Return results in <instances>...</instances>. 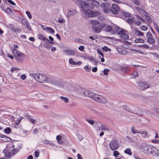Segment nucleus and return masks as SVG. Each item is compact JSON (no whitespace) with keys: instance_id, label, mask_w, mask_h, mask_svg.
<instances>
[{"instance_id":"obj_31","label":"nucleus","mask_w":159,"mask_h":159,"mask_svg":"<svg viewBox=\"0 0 159 159\" xmlns=\"http://www.w3.org/2000/svg\"><path fill=\"white\" fill-rule=\"evenodd\" d=\"M145 17L147 22L149 24L151 23L152 22V20L151 17L148 16L147 14L146 16H145Z\"/></svg>"},{"instance_id":"obj_45","label":"nucleus","mask_w":159,"mask_h":159,"mask_svg":"<svg viewBox=\"0 0 159 159\" xmlns=\"http://www.w3.org/2000/svg\"><path fill=\"white\" fill-rule=\"evenodd\" d=\"M134 24L137 26L140 25L141 24V22L140 21L136 20H134Z\"/></svg>"},{"instance_id":"obj_11","label":"nucleus","mask_w":159,"mask_h":159,"mask_svg":"<svg viewBox=\"0 0 159 159\" xmlns=\"http://www.w3.org/2000/svg\"><path fill=\"white\" fill-rule=\"evenodd\" d=\"M139 86L141 90H144L149 87L150 86L147 83L143 82H140L139 83Z\"/></svg>"},{"instance_id":"obj_23","label":"nucleus","mask_w":159,"mask_h":159,"mask_svg":"<svg viewBox=\"0 0 159 159\" xmlns=\"http://www.w3.org/2000/svg\"><path fill=\"white\" fill-rule=\"evenodd\" d=\"M0 138H2V140L5 142H8L11 140L10 138L3 135H1Z\"/></svg>"},{"instance_id":"obj_50","label":"nucleus","mask_w":159,"mask_h":159,"mask_svg":"<svg viewBox=\"0 0 159 159\" xmlns=\"http://www.w3.org/2000/svg\"><path fill=\"white\" fill-rule=\"evenodd\" d=\"M86 120L90 124L92 125H93L94 123V121L93 120H89V119H86Z\"/></svg>"},{"instance_id":"obj_21","label":"nucleus","mask_w":159,"mask_h":159,"mask_svg":"<svg viewBox=\"0 0 159 159\" xmlns=\"http://www.w3.org/2000/svg\"><path fill=\"white\" fill-rule=\"evenodd\" d=\"M91 4L90 6V9H93L94 7H97L98 6L99 3L97 1L93 0L92 1Z\"/></svg>"},{"instance_id":"obj_40","label":"nucleus","mask_w":159,"mask_h":159,"mask_svg":"<svg viewBox=\"0 0 159 159\" xmlns=\"http://www.w3.org/2000/svg\"><path fill=\"white\" fill-rule=\"evenodd\" d=\"M21 23L22 24L25 25H26L28 23V22L26 19H23L21 20Z\"/></svg>"},{"instance_id":"obj_53","label":"nucleus","mask_w":159,"mask_h":159,"mask_svg":"<svg viewBox=\"0 0 159 159\" xmlns=\"http://www.w3.org/2000/svg\"><path fill=\"white\" fill-rule=\"evenodd\" d=\"M84 69L87 72H89L91 71V69L89 68L88 66H86L84 67Z\"/></svg>"},{"instance_id":"obj_61","label":"nucleus","mask_w":159,"mask_h":159,"mask_svg":"<svg viewBox=\"0 0 159 159\" xmlns=\"http://www.w3.org/2000/svg\"><path fill=\"white\" fill-rule=\"evenodd\" d=\"M154 26L156 31L159 34V29L158 28L157 25L155 23H154Z\"/></svg>"},{"instance_id":"obj_33","label":"nucleus","mask_w":159,"mask_h":159,"mask_svg":"<svg viewBox=\"0 0 159 159\" xmlns=\"http://www.w3.org/2000/svg\"><path fill=\"white\" fill-rule=\"evenodd\" d=\"M134 20L133 19L128 18L127 20V22L130 25H132L134 23Z\"/></svg>"},{"instance_id":"obj_15","label":"nucleus","mask_w":159,"mask_h":159,"mask_svg":"<svg viewBox=\"0 0 159 159\" xmlns=\"http://www.w3.org/2000/svg\"><path fill=\"white\" fill-rule=\"evenodd\" d=\"M131 131L134 134H136L137 133L142 134H144V136L146 137L147 136L148 132L147 131H139L135 130L134 127H133L132 128Z\"/></svg>"},{"instance_id":"obj_14","label":"nucleus","mask_w":159,"mask_h":159,"mask_svg":"<svg viewBox=\"0 0 159 159\" xmlns=\"http://www.w3.org/2000/svg\"><path fill=\"white\" fill-rule=\"evenodd\" d=\"M44 43V46L45 48L47 49H50L52 46L51 44H54V42L50 41L48 39L45 40Z\"/></svg>"},{"instance_id":"obj_16","label":"nucleus","mask_w":159,"mask_h":159,"mask_svg":"<svg viewBox=\"0 0 159 159\" xmlns=\"http://www.w3.org/2000/svg\"><path fill=\"white\" fill-rule=\"evenodd\" d=\"M83 94L85 96L93 99L95 93L89 90H85Z\"/></svg>"},{"instance_id":"obj_46","label":"nucleus","mask_w":159,"mask_h":159,"mask_svg":"<svg viewBox=\"0 0 159 159\" xmlns=\"http://www.w3.org/2000/svg\"><path fill=\"white\" fill-rule=\"evenodd\" d=\"M126 31L123 30L122 29L118 33V34H124L125 33H126Z\"/></svg>"},{"instance_id":"obj_60","label":"nucleus","mask_w":159,"mask_h":159,"mask_svg":"<svg viewBox=\"0 0 159 159\" xmlns=\"http://www.w3.org/2000/svg\"><path fill=\"white\" fill-rule=\"evenodd\" d=\"M89 39L92 40H95L98 38V37L96 35H93V36H90L89 37Z\"/></svg>"},{"instance_id":"obj_17","label":"nucleus","mask_w":159,"mask_h":159,"mask_svg":"<svg viewBox=\"0 0 159 159\" xmlns=\"http://www.w3.org/2000/svg\"><path fill=\"white\" fill-rule=\"evenodd\" d=\"M135 9L139 13L142 17H144L147 15V12L143 9L138 7H135Z\"/></svg>"},{"instance_id":"obj_29","label":"nucleus","mask_w":159,"mask_h":159,"mask_svg":"<svg viewBox=\"0 0 159 159\" xmlns=\"http://www.w3.org/2000/svg\"><path fill=\"white\" fill-rule=\"evenodd\" d=\"M129 35L126 34V33H125L124 34H122L120 35V37L124 39H128L129 38Z\"/></svg>"},{"instance_id":"obj_9","label":"nucleus","mask_w":159,"mask_h":159,"mask_svg":"<svg viewBox=\"0 0 159 159\" xmlns=\"http://www.w3.org/2000/svg\"><path fill=\"white\" fill-rule=\"evenodd\" d=\"M103 12L105 14H107L110 11V5L107 2L103 3L101 5Z\"/></svg>"},{"instance_id":"obj_51","label":"nucleus","mask_w":159,"mask_h":159,"mask_svg":"<svg viewBox=\"0 0 159 159\" xmlns=\"http://www.w3.org/2000/svg\"><path fill=\"white\" fill-rule=\"evenodd\" d=\"M110 71V70L105 69L103 70V74L105 75H107L108 74V72Z\"/></svg>"},{"instance_id":"obj_1","label":"nucleus","mask_w":159,"mask_h":159,"mask_svg":"<svg viewBox=\"0 0 159 159\" xmlns=\"http://www.w3.org/2000/svg\"><path fill=\"white\" fill-rule=\"evenodd\" d=\"M77 3L79 7H80L83 12L85 15H87L89 13L90 8L88 2L81 0H78Z\"/></svg>"},{"instance_id":"obj_57","label":"nucleus","mask_w":159,"mask_h":159,"mask_svg":"<svg viewBox=\"0 0 159 159\" xmlns=\"http://www.w3.org/2000/svg\"><path fill=\"white\" fill-rule=\"evenodd\" d=\"M133 2L137 6H139L140 5L139 1L137 0H133Z\"/></svg>"},{"instance_id":"obj_35","label":"nucleus","mask_w":159,"mask_h":159,"mask_svg":"<svg viewBox=\"0 0 159 159\" xmlns=\"http://www.w3.org/2000/svg\"><path fill=\"white\" fill-rule=\"evenodd\" d=\"M7 27L8 29L11 30L12 31H13L14 30H15V28L12 24H9L7 25Z\"/></svg>"},{"instance_id":"obj_37","label":"nucleus","mask_w":159,"mask_h":159,"mask_svg":"<svg viewBox=\"0 0 159 159\" xmlns=\"http://www.w3.org/2000/svg\"><path fill=\"white\" fill-rule=\"evenodd\" d=\"M124 109L128 111L131 112L132 109H130L127 105H125L123 106Z\"/></svg>"},{"instance_id":"obj_6","label":"nucleus","mask_w":159,"mask_h":159,"mask_svg":"<svg viewBox=\"0 0 159 159\" xmlns=\"http://www.w3.org/2000/svg\"><path fill=\"white\" fill-rule=\"evenodd\" d=\"M152 146L146 143H142L139 147V149L142 152L146 154H149L151 152Z\"/></svg>"},{"instance_id":"obj_52","label":"nucleus","mask_w":159,"mask_h":159,"mask_svg":"<svg viewBox=\"0 0 159 159\" xmlns=\"http://www.w3.org/2000/svg\"><path fill=\"white\" fill-rule=\"evenodd\" d=\"M26 13L28 15V17L29 19H30L32 18V15L29 11H26Z\"/></svg>"},{"instance_id":"obj_2","label":"nucleus","mask_w":159,"mask_h":159,"mask_svg":"<svg viewBox=\"0 0 159 159\" xmlns=\"http://www.w3.org/2000/svg\"><path fill=\"white\" fill-rule=\"evenodd\" d=\"M103 29L106 32H110L111 34H115L119 30V28L116 26H112L107 24H102Z\"/></svg>"},{"instance_id":"obj_4","label":"nucleus","mask_w":159,"mask_h":159,"mask_svg":"<svg viewBox=\"0 0 159 159\" xmlns=\"http://www.w3.org/2000/svg\"><path fill=\"white\" fill-rule=\"evenodd\" d=\"M12 52L14 57L18 62H22L25 58V54L20 52L16 49H13Z\"/></svg>"},{"instance_id":"obj_18","label":"nucleus","mask_w":159,"mask_h":159,"mask_svg":"<svg viewBox=\"0 0 159 159\" xmlns=\"http://www.w3.org/2000/svg\"><path fill=\"white\" fill-rule=\"evenodd\" d=\"M89 17H94L100 15V12L98 11H89V13L87 15Z\"/></svg>"},{"instance_id":"obj_28","label":"nucleus","mask_w":159,"mask_h":159,"mask_svg":"<svg viewBox=\"0 0 159 159\" xmlns=\"http://www.w3.org/2000/svg\"><path fill=\"white\" fill-rule=\"evenodd\" d=\"M90 23L93 25V26H96L95 25L99 24V22L95 20H91L90 21Z\"/></svg>"},{"instance_id":"obj_63","label":"nucleus","mask_w":159,"mask_h":159,"mask_svg":"<svg viewBox=\"0 0 159 159\" xmlns=\"http://www.w3.org/2000/svg\"><path fill=\"white\" fill-rule=\"evenodd\" d=\"M138 75V74L137 72L134 71L132 73V75L134 77H136Z\"/></svg>"},{"instance_id":"obj_38","label":"nucleus","mask_w":159,"mask_h":159,"mask_svg":"<svg viewBox=\"0 0 159 159\" xmlns=\"http://www.w3.org/2000/svg\"><path fill=\"white\" fill-rule=\"evenodd\" d=\"M134 42L135 43H143L144 42V41L143 39H136L135 40Z\"/></svg>"},{"instance_id":"obj_64","label":"nucleus","mask_w":159,"mask_h":159,"mask_svg":"<svg viewBox=\"0 0 159 159\" xmlns=\"http://www.w3.org/2000/svg\"><path fill=\"white\" fill-rule=\"evenodd\" d=\"M140 46L141 47H143V48H146L147 49H148L149 48V46L147 44H144V45H140Z\"/></svg>"},{"instance_id":"obj_19","label":"nucleus","mask_w":159,"mask_h":159,"mask_svg":"<svg viewBox=\"0 0 159 159\" xmlns=\"http://www.w3.org/2000/svg\"><path fill=\"white\" fill-rule=\"evenodd\" d=\"M98 129L99 130H103L108 131L110 130L108 128V127L104 124H102L99 126H98Z\"/></svg>"},{"instance_id":"obj_62","label":"nucleus","mask_w":159,"mask_h":159,"mask_svg":"<svg viewBox=\"0 0 159 159\" xmlns=\"http://www.w3.org/2000/svg\"><path fill=\"white\" fill-rule=\"evenodd\" d=\"M152 36H153L150 32H148L146 34V37L147 39L148 38L151 37Z\"/></svg>"},{"instance_id":"obj_47","label":"nucleus","mask_w":159,"mask_h":159,"mask_svg":"<svg viewBox=\"0 0 159 159\" xmlns=\"http://www.w3.org/2000/svg\"><path fill=\"white\" fill-rule=\"evenodd\" d=\"M28 119H29L30 121L31 122L32 124H34L36 122L35 120L30 117L28 118Z\"/></svg>"},{"instance_id":"obj_36","label":"nucleus","mask_w":159,"mask_h":159,"mask_svg":"<svg viewBox=\"0 0 159 159\" xmlns=\"http://www.w3.org/2000/svg\"><path fill=\"white\" fill-rule=\"evenodd\" d=\"M38 38L39 39L42 40L43 41H45L47 39L45 38L43 35L41 34L38 35Z\"/></svg>"},{"instance_id":"obj_3","label":"nucleus","mask_w":159,"mask_h":159,"mask_svg":"<svg viewBox=\"0 0 159 159\" xmlns=\"http://www.w3.org/2000/svg\"><path fill=\"white\" fill-rule=\"evenodd\" d=\"M30 75L40 83H45L47 82L48 78L43 74L30 73Z\"/></svg>"},{"instance_id":"obj_20","label":"nucleus","mask_w":159,"mask_h":159,"mask_svg":"<svg viewBox=\"0 0 159 159\" xmlns=\"http://www.w3.org/2000/svg\"><path fill=\"white\" fill-rule=\"evenodd\" d=\"M63 52L65 54L68 56L74 55L75 54L74 51L70 50H64Z\"/></svg>"},{"instance_id":"obj_5","label":"nucleus","mask_w":159,"mask_h":159,"mask_svg":"<svg viewBox=\"0 0 159 159\" xmlns=\"http://www.w3.org/2000/svg\"><path fill=\"white\" fill-rule=\"evenodd\" d=\"M131 113L138 115L140 116H143L145 113L146 114H150V112L145 109H141L137 107H134L132 109Z\"/></svg>"},{"instance_id":"obj_55","label":"nucleus","mask_w":159,"mask_h":159,"mask_svg":"<svg viewBox=\"0 0 159 159\" xmlns=\"http://www.w3.org/2000/svg\"><path fill=\"white\" fill-rule=\"evenodd\" d=\"M39 152L38 150H36L35 151V155L36 157H39Z\"/></svg>"},{"instance_id":"obj_26","label":"nucleus","mask_w":159,"mask_h":159,"mask_svg":"<svg viewBox=\"0 0 159 159\" xmlns=\"http://www.w3.org/2000/svg\"><path fill=\"white\" fill-rule=\"evenodd\" d=\"M76 13V10L74 11H71V10H69L68 11V15H67V17L68 18H69L70 16L71 15H74Z\"/></svg>"},{"instance_id":"obj_24","label":"nucleus","mask_w":159,"mask_h":159,"mask_svg":"<svg viewBox=\"0 0 159 159\" xmlns=\"http://www.w3.org/2000/svg\"><path fill=\"white\" fill-rule=\"evenodd\" d=\"M121 70L125 73H128L130 71V68L127 66H125L122 67L121 69Z\"/></svg>"},{"instance_id":"obj_54","label":"nucleus","mask_w":159,"mask_h":159,"mask_svg":"<svg viewBox=\"0 0 159 159\" xmlns=\"http://www.w3.org/2000/svg\"><path fill=\"white\" fill-rule=\"evenodd\" d=\"M29 23H28L27 24L25 25L26 27V29L28 30L31 31V27L30 26H29Z\"/></svg>"},{"instance_id":"obj_58","label":"nucleus","mask_w":159,"mask_h":159,"mask_svg":"<svg viewBox=\"0 0 159 159\" xmlns=\"http://www.w3.org/2000/svg\"><path fill=\"white\" fill-rule=\"evenodd\" d=\"M136 32L138 33L137 35L138 36H143V33L139 30L136 31Z\"/></svg>"},{"instance_id":"obj_42","label":"nucleus","mask_w":159,"mask_h":159,"mask_svg":"<svg viewBox=\"0 0 159 159\" xmlns=\"http://www.w3.org/2000/svg\"><path fill=\"white\" fill-rule=\"evenodd\" d=\"M11 128L9 127H7L4 129V132L7 134H9L11 132Z\"/></svg>"},{"instance_id":"obj_8","label":"nucleus","mask_w":159,"mask_h":159,"mask_svg":"<svg viewBox=\"0 0 159 159\" xmlns=\"http://www.w3.org/2000/svg\"><path fill=\"white\" fill-rule=\"evenodd\" d=\"M109 145L111 149L112 150H116L119 147L117 141L115 139L112 140L110 143Z\"/></svg>"},{"instance_id":"obj_27","label":"nucleus","mask_w":159,"mask_h":159,"mask_svg":"<svg viewBox=\"0 0 159 159\" xmlns=\"http://www.w3.org/2000/svg\"><path fill=\"white\" fill-rule=\"evenodd\" d=\"M124 152L130 156L132 155V153L131 151V149L129 148H127L125 149L124 151Z\"/></svg>"},{"instance_id":"obj_43","label":"nucleus","mask_w":159,"mask_h":159,"mask_svg":"<svg viewBox=\"0 0 159 159\" xmlns=\"http://www.w3.org/2000/svg\"><path fill=\"white\" fill-rule=\"evenodd\" d=\"M118 51L119 53L122 54H125L126 52V51H125V50L121 49H119Z\"/></svg>"},{"instance_id":"obj_39","label":"nucleus","mask_w":159,"mask_h":159,"mask_svg":"<svg viewBox=\"0 0 159 159\" xmlns=\"http://www.w3.org/2000/svg\"><path fill=\"white\" fill-rule=\"evenodd\" d=\"M60 98L62 100L66 103H68L69 102L68 99L66 97L61 96Z\"/></svg>"},{"instance_id":"obj_49","label":"nucleus","mask_w":159,"mask_h":159,"mask_svg":"<svg viewBox=\"0 0 159 159\" xmlns=\"http://www.w3.org/2000/svg\"><path fill=\"white\" fill-rule=\"evenodd\" d=\"M120 154L119 152L117 151H114L113 152V155L115 157H117Z\"/></svg>"},{"instance_id":"obj_7","label":"nucleus","mask_w":159,"mask_h":159,"mask_svg":"<svg viewBox=\"0 0 159 159\" xmlns=\"http://www.w3.org/2000/svg\"><path fill=\"white\" fill-rule=\"evenodd\" d=\"M93 99L99 103L105 104L107 102V99L104 97L95 93Z\"/></svg>"},{"instance_id":"obj_10","label":"nucleus","mask_w":159,"mask_h":159,"mask_svg":"<svg viewBox=\"0 0 159 159\" xmlns=\"http://www.w3.org/2000/svg\"><path fill=\"white\" fill-rule=\"evenodd\" d=\"M119 11V8L118 5L115 4H113L112 5V7L110 8V11L114 14H118Z\"/></svg>"},{"instance_id":"obj_56","label":"nucleus","mask_w":159,"mask_h":159,"mask_svg":"<svg viewBox=\"0 0 159 159\" xmlns=\"http://www.w3.org/2000/svg\"><path fill=\"white\" fill-rule=\"evenodd\" d=\"M77 137L80 141H81L83 139L82 135L80 134L77 135Z\"/></svg>"},{"instance_id":"obj_12","label":"nucleus","mask_w":159,"mask_h":159,"mask_svg":"<svg viewBox=\"0 0 159 159\" xmlns=\"http://www.w3.org/2000/svg\"><path fill=\"white\" fill-rule=\"evenodd\" d=\"M149 154H152L154 156H157L159 155V151L156 147L152 146L151 150Z\"/></svg>"},{"instance_id":"obj_44","label":"nucleus","mask_w":159,"mask_h":159,"mask_svg":"<svg viewBox=\"0 0 159 159\" xmlns=\"http://www.w3.org/2000/svg\"><path fill=\"white\" fill-rule=\"evenodd\" d=\"M102 49L104 51H105V52H107L108 51H111L110 49L108 48L107 46H104L103 47H102Z\"/></svg>"},{"instance_id":"obj_48","label":"nucleus","mask_w":159,"mask_h":159,"mask_svg":"<svg viewBox=\"0 0 159 159\" xmlns=\"http://www.w3.org/2000/svg\"><path fill=\"white\" fill-rule=\"evenodd\" d=\"M5 11L8 14H10L12 12V10L9 8H7Z\"/></svg>"},{"instance_id":"obj_22","label":"nucleus","mask_w":159,"mask_h":159,"mask_svg":"<svg viewBox=\"0 0 159 159\" xmlns=\"http://www.w3.org/2000/svg\"><path fill=\"white\" fill-rule=\"evenodd\" d=\"M47 82L50 83L52 84H56L57 83V81L53 78L49 77L48 78V80Z\"/></svg>"},{"instance_id":"obj_25","label":"nucleus","mask_w":159,"mask_h":159,"mask_svg":"<svg viewBox=\"0 0 159 159\" xmlns=\"http://www.w3.org/2000/svg\"><path fill=\"white\" fill-rule=\"evenodd\" d=\"M147 42L151 44H153L155 43V40L152 36L147 39Z\"/></svg>"},{"instance_id":"obj_41","label":"nucleus","mask_w":159,"mask_h":159,"mask_svg":"<svg viewBox=\"0 0 159 159\" xmlns=\"http://www.w3.org/2000/svg\"><path fill=\"white\" fill-rule=\"evenodd\" d=\"M19 149H15L12 150L11 152L12 154V156H13L14 155H15L16 153L18 152H19Z\"/></svg>"},{"instance_id":"obj_30","label":"nucleus","mask_w":159,"mask_h":159,"mask_svg":"<svg viewBox=\"0 0 159 159\" xmlns=\"http://www.w3.org/2000/svg\"><path fill=\"white\" fill-rule=\"evenodd\" d=\"M5 156L6 157L9 158L11 157V156H12V154L11 152H4Z\"/></svg>"},{"instance_id":"obj_13","label":"nucleus","mask_w":159,"mask_h":159,"mask_svg":"<svg viewBox=\"0 0 159 159\" xmlns=\"http://www.w3.org/2000/svg\"><path fill=\"white\" fill-rule=\"evenodd\" d=\"M92 28L94 32L97 33H99L101 31V30L103 29L102 24L98 25L97 26H93Z\"/></svg>"},{"instance_id":"obj_59","label":"nucleus","mask_w":159,"mask_h":159,"mask_svg":"<svg viewBox=\"0 0 159 159\" xmlns=\"http://www.w3.org/2000/svg\"><path fill=\"white\" fill-rule=\"evenodd\" d=\"M87 58L92 62H93L94 61H95V59H94L93 57H89Z\"/></svg>"},{"instance_id":"obj_32","label":"nucleus","mask_w":159,"mask_h":159,"mask_svg":"<svg viewBox=\"0 0 159 159\" xmlns=\"http://www.w3.org/2000/svg\"><path fill=\"white\" fill-rule=\"evenodd\" d=\"M23 117H20L19 118H18L17 120H16L15 124L16 125H18L19 123L23 119Z\"/></svg>"},{"instance_id":"obj_34","label":"nucleus","mask_w":159,"mask_h":159,"mask_svg":"<svg viewBox=\"0 0 159 159\" xmlns=\"http://www.w3.org/2000/svg\"><path fill=\"white\" fill-rule=\"evenodd\" d=\"M46 29H46V31L49 32L53 34L55 32L54 30L51 27H48Z\"/></svg>"}]
</instances>
